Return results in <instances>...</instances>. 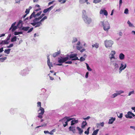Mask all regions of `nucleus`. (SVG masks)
I'll return each mask as SVG.
<instances>
[{"mask_svg":"<svg viewBox=\"0 0 135 135\" xmlns=\"http://www.w3.org/2000/svg\"><path fill=\"white\" fill-rule=\"evenodd\" d=\"M99 24L100 26L103 27L104 30L106 32H108L110 28V24L107 21H101Z\"/></svg>","mask_w":135,"mask_h":135,"instance_id":"obj_1","label":"nucleus"},{"mask_svg":"<svg viewBox=\"0 0 135 135\" xmlns=\"http://www.w3.org/2000/svg\"><path fill=\"white\" fill-rule=\"evenodd\" d=\"M47 18V16H45L40 19L41 20L39 21L33 22L31 23V24L33 26H35V28L40 27L42 25V22H43Z\"/></svg>","mask_w":135,"mask_h":135,"instance_id":"obj_2","label":"nucleus"},{"mask_svg":"<svg viewBox=\"0 0 135 135\" xmlns=\"http://www.w3.org/2000/svg\"><path fill=\"white\" fill-rule=\"evenodd\" d=\"M47 18V16H45L40 19L41 20L39 21L33 22L31 23V24L33 26H35V28L40 27L42 25V22H43Z\"/></svg>","mask_w":135,"mask_h":135,"instance_id":"obj_3","label":"nucleus"},{"mask_svg":"<svg viewBox=\"0 0 135 135\" xmlns=\"http://www.w3.org/2000/svg\"><path fill=\"white\" fill-rule=\"evenodd\" d=\"M69 59V55H67V56L65 57H59L58 59V62L59 63L57 64L56 65L58 66H62V63L65 62Z\"/></svg>","mask_w":135,"mask_h":135,"instance_id":"obj_4","label":"nucleus"},{"mask_svg":"<svg viewBox=\"0 0 135 135\" xmlns=\"http://www.w3.org/2000/svg\"><path fill=\"white\" fill-rule=\"evenodd\" d=\"M113 44V42L111 40H106L104 41V45L106 48L111 47Z\"/></svg>","mask_w":135,"mask_h":135,"instance_id":"obj_5","label":"nucleus"},{"mask_svg":"<svg viewBox=\"0 0 135 135\" xmlns=\"http://www.w3.org/2000/svg\"><path fill=\"white\" fill-rule=\"evenodd\" d=\"M30 70L27 68H26L22 70L19 73L20 75L24 76H26L29 73Z\"/></svg>","mask_w":135,"mask_h":135,"instance_id":"obj_6","label":"nucleus"},{"mask_svg":"<svg viewBox=\"0 0 135 135\" xmlns=\"http://www.w3.org/2000/svg\"><path fill=\"white\" fill-rule=\"evenodd\" d=\"M127 67V64L125 62H122L121 63L120 66L119 68V73L120 74L122 71L125 69Z\"/></svg>","mask_w":135,"mask_h":135,"instance_id":"obj_7","label":"nucleus"},{"mask_svg":"<svg viewBox=\"0 0 135 135\" xmlns=\"http://www.w3.org/2000/svg\"><path fill=\"white\" fill-rule=\"evenodd\" d=\"M41 11H40L36 14H35L36 12H35V11H33L29 17V19H31L33 17H34L35 18H36V17L40 15L41 13Z\"/></svg>","mask_w":135,"mask_h":135,"instance_id":"obj_8","label":"nucleus"},{"mask_svg":"<svg viewBox=\"0 0 135 135\" xmlns=\"http://www.w3.org/2000/svg\"><path fill=\"white\" fill-rule=\"evenodd\" d=\"M77 54H71L70 55H69V57L70 59H71L72 60H79V59L78 57L77 56Z\"/></svg>","mask_w":135,"mask_h":135,"instance_id":"obj_9","label":"nucleus"},{"mask_svg":"<svg viewBox=\"0 0 135 135\" xmlns=\"http://www.w3.org/2000/svg\"><path fill=\"white\" fill-rule=\"evenodd\" d=\"M84 18L83 19L86 23L89 24L91 22L92 20L90 18L88 17L87 16Z\"/></svg>","mask_w":135,"mask_h":135,"instance_id":"obj_10","label":"nucleus"},{"mask_svg":"<svg viewBox=\"0 0 135 135\" xmlns=\"http://www.w3.org/2000/svg\"><path fill=\"white\" fill-rule=\"evenodd\" d=\"M135 116V115L133 113L130 111L128 112L127 114L125 115L126 118H132V116L134 117Z\"/></svg>","mask_w":135,"mask_h":135,"instance_id":"obj_11","label":"nucleus"},{"mask_svg":"<svg viewBox=\"0 0 135 135\" xmlns=\"http://www.w3.org/2000/svg\"><path fill=\"white\" fill-rule=\"evenodd\" d=\"M115 51H112L110 54L109 55V58L112 60V59H115L114 55L115 54Z\"/></svg>","mask_w":135,"mask_h":135,"instance_id":"obj_12","label":"nucleus"},{"mask_svg":"<svg viewBox=\"0 0 135 135\" xmlns=\"http://www.w3.org/2000/svg\"><path fill=\"white\" fill-rule=\"evenodd\" d=\"M29 28L30 27L28 26L26 27H23L22 28V30L25 31H28L27 32L28 33L31 32L32 31L33 29V28H31L29 30Z\"/></svg>","mask_w":135,"mask_h":135,"instance_id":"obj_13","label":"nucleus"},{"mask_svg":"<svg viewBox=\"0 0 135 135\" xmlns=\"http://www.w3.org/2000/svg\"><path fill=\"white\" fill-rule=\"evenodd\" d=\"M59 122H62L63 124V126L64 127H65L68 125V121L66 119V118L65 117L63 118L60 120L59 121Z\"/></svg>","mask_w":135,"mask_h":135,"instance_id":"obj_14","label":"nucleus"},{"mask_svg":"<svg viewBox=\"0 0 135 135\" xmlns=\"http://www.w3.org/2000/svg\"><path fill=\"white\" fill-rule=\"evenodd\" d=\"M47 64L48 66L49 67V68L50 69H51V67H52L53 66V65L50 62V58L49 57V55L47 56Z\"/></svg>","mask_w":135,"mask_h":135,"instance_id":"obj_15","label":"nucleus"},{"mask_svg":"<svg viewBox=\"0 0 135 135\" xmlns=\"http://www.w3.org/2000/svg\"><path fill=\"white\" fill-rule=\"evenodd\" d=\"M100 14H104L106 16H107L108 14L107 12L105 9H101L100 11Z\"/></svg>","mask_w":135,"mask_h":135,"instance_id":"obj_16","label":"nucleus"},{"mask_svg":"<svg viewBox=\"0 0 135 135\" xmlns=\"http://www.w3.org/2000/svg\"><path fill=\"white\" fill-rule=\"evenodd\" d=\"M45 14L44 13L42 14L38 18H35L33 20V22H36V21H39L41 19L42 17L44 16Z\"/></svg>","mask_w":135,"mask_h":135,"instance_id":"obj_17","label":"nucleus"},{"mask_svg":"<svg viewBox=\"0 0 135 135\" xmlns=\"http://www.w3.org/2000/svg\"><path fill=\"white\" fill-rule=\"evenodd\" d=\"M38 114H42L43 115L44 112V109L42 107H40L39 109L38 110Z\"/></svg>","mask_w":135,"mask_h":135,"instance_id":"obj_18","label":"nucleus"},{"mask_svg":"<svg viewBox=\"0 0 135 135\" xmlns=\"http://www.w3.org/2000/svg\"><path fill=\"white\" fill-rule=\"evenodd\" d=\"M80 41H78L77 44H76L77 46H76V49L79 50H80L81 49H82V47L81 46H79L80 45Z\"/></svg>","mask_w":135,"mask_h":135,"instance_id":"obj_19","label":"nucleus"},{"mask_svg":"<svg viewBox=\"0 0 135 135\" xmlns=\"http://www.w3.org/2000/svg\"><path fill=\"white\" fill-rule=\"evenodd\" d=\"M114 66V70L115 71L118 70L119 69V66L118 64L117 63H115L113 64Z\"/></svg>","mask_w":135,"mask_h":135,"instance_id":"obj_20","label":"nucleus"},{"mask_svg":"<svg viewBox=\"0 0 135 135\" xmlns=\"http://www.w3.org/2000/svg\"><path fill=\"white\" fill-rule=\"evenodd\" d=\"M115 118L111 117L110 119L109 120V121L108 122L109 124H112L114 122L115 120Z\"/></svg>","mask_w":135,"mask_h":135,"instance_id":"obj_21","label":"nucleus"},{"mask_svg":"<svg viewBox=\"0 0 135 135\" xmlns=\"http://www.w3.org/2000/svg\"><path fill=\"white\" fill-rule=\"evenodd\" d=\"M22 21L21 20H20L17 24V27L19 28H21L22 27Z\"/></svg>","mask_w":135,"mask_h":135,"instance_id":"obj_22","label":"nucleus"},{"mask_svg":"<svg viewBox=\"0 0 135 135\" xmlns=\"http://www.w3.org/2000/svg\"><path fill=\"white\" fill-rule=\"evenodd\" d=\"M119 57L120 60H123L124 59V55L123 54L121 53L119 55Z\"/></svg>","mask_w":135,"mask_h":135,"instance_id":"obj_23","label":"nucleus"},{"mask_svg":"<svg viewBox=\"0 0 135 135\" xmlns=\"http://www.w3.org/2000/svg\"><path fill=\"white\" fill-rule=\"evenodd\" d=\"M87 124V123L86 122V121H84L82 122L81 124V127L82 128H84L85 126Z\"/></svg>","mask_w":135,"mask_h":135,"instance_id":"obj_24","label":"nucleus"},{"mask_svg":"<svg viewBox=\"0 0 135 135\" xmlns=\"http://www.w3.org/2000/svg\"><path fill=\"white\" fill-rule=\"evenodd\" d=\"M60 51H59L54 53L52 55V56L54 57H56L57 56L60 54Z\"/></svg>","mask_w":135,"mask_h":135,"instance_id":"obj_25","label":"nucleus"},{"mask_svg":"<svg viewBox=\"0 0 135 135\" xmlns=\"http://www.w3.org/2000/svg\"><path fill=\"white\" fill-rule=\"evenodd\" d=\"M92 46L93 47H95L96 49H98L99 47V44L96 43L95 44H93L92 45Z\"/></svg>","mask_w":135,"mask_h":135,"instance_id":"obj_26","label":"nucleus"},{"mask_svg":"<svg viewBox=\"0 0 135 135\" xmlns=\"http://www.w3.org/2000/svg\"><path fill=\"white\" fill-rule=\"evenodd\" d=\"M82 12L83 14L82 17L83 18V19L84 18V17H85L87 16L86 15V12L85 10H83Z\"/></svg>","mask_w":135,"mask_h":135,"instance_id":"obj_27","label":"nucleus"},{"mask_svg":"<svg viewBox=\"0 0 135 135\" xmlns=\"http://www.w3.org/2000/svg\"><path fill=\"white\" fill-rule=\"evenodd\" d=\"M127 24L129 26V27H134V26L133 24L131 23L130 22V21L128 20L127 22Z\"/></svg>","mask_w":135,"mask_h":135,"instance_id":"obj_28","label":"nucleus"},{"mask_svg":"<svg viewBox=\"0 0 135 135\" xmlns=\"http://www.w3.org/2000/svg\"><path fill=\"white\" fill-rule=\"evenodd\" d=\"M78 122V120H73L71 122V125H73L75 123H77Z\"/></svg>","mask_w":135,"mask_h":135,"instance_id":"obj_29","label":"nucleus"},{"mask_svg":"<svg viewBox=\"0 0 135 135\" xmlns=\"http://www.w3.org/2000/svg\"><path fill=\"white\" fill-rule=\"evenodd\" d=\"M8 43L9 42L6 40H2L1 41V44H2V45L7 44H8Z\"/></svg>","mask_w":135,"mask_h":135,"instance_id":"obj_30","label":"nucleus"},{"mask_svg":"<svg viewBox=\"0 0 135 135\" xmlns=\"http://www.w3.org/2000/svg\"><path fill=\"white\" fill-rule=\"evenodd\" d=\"M118 95L117 93H114L111 95L110 97L112 98H113L116 97Z\"/></svg>","mask_w":135,"mask_h":135,"instance_id":"obj_31","label":"nucleus"},{"mask_svg":"<svg viewBox=\"0 0 135 135\" xmlns=\"http://www.w3.org/2000/svg\"><path fill=\"white\" fill-rule=\"evenodd\" d=\"M77 129L79 131V134H81L83 132V130L81 129V128H79V127H77Z\"/></svg>","mask_w":135,"mask_h":135,"instance_id":"obj_32","label":"nucleus"},{"mask_svg":"<svg viewBox=\"0 0 135 135\" xmlns=\"http://www.w3.org/2000/svg\"><path fill=\"white\" fill-rule=\"evenodd\" d=\"M104 125V123L103 122L100 123H97V126L98 127H99L100 126L102 127H103Z\"/></svg>","mask_w":135,"mask_h":135,"instance_id":"obj_33","label":"nucleus"},{"mask_svg":"<svg viewBox=\"0 0 135 135\" xmlns=\"http://www.w3.org/2000/svg\"><path fill=\"white\" fill-rule=\"evenodd\" d=\"M99 130L98 129H97L95 130L93 132L92 135H97V134Z\"/></svg>","mask_w":135,"mask_h":135,"instance_id":"obj_34","label":"nucleus"},{"mask_svg":"<svg viewBox=\"0 0 135 135\" xmlns=\"http://www.w3.org/2000/svg\"><path fill=\"white\" fill-rule=\"evenodd\" d=\"M86 65V68L87 69L88 71H92V69L90 67L88 64L87 63H85Z\"/></svg>","mask_w":135,"mask_h":135,"instance_id":"obj_35","label":"nucleus"},{"mask_svg":"<svg viewBox=\"0 0 135 135\" xmlns=\"http://www.w3.org/2000/svg\"><path fill=\"white\" fill-rule=\"evenodd\" d=\"M17 37L15 36L13 37L11 40V41L12 42H13L14 41H16L17 40Z\"/></svg>","mask_w":135,"mask_h":135,"instance_id":"obj_36","label":"nucleus"},{"mask_svg":"<svg viewBox=\"0 0 135 135\" xmlns=\"http://www.w3.org/2000/svg\"><path fill=\"white\" fill-rule=\"evenodd\" d=\"M77 39L75 37H73L72 41V44H74L77 41Z\"/></svg>","mask_w":135,"mask_h":135,"instance_id":"obj_37","label":"nucleus"},{"mask_svg":"<svg viewBox=\"0 0 135 135\" xmlns=\"http://www.w3.org/2000/svg\"><path fill=\"white\" fill-rule=\"evenodd\" d=\"M11 49H8L7 50H4V52L7 54H9L10 52Z\"/></svg>","mask_w":135,"mask_h":135,"instance_id":"obj_38","label":"nucleus"},{"mask_svg":"<svg viewBox=\"0 0 135 135\" xmlns=\"http://www.w3.org/2000/svg\"><path fill=\"white\" fill-rule=\"evenodd\" d=\"M102 0H94L93 1V3L97 4L100 2Z\"/></svg>","mask_w":135,"mask_h":135,"instance_id":"obj_39","label":"nucleus"},{"mask_svg":"<svg viewBox=\"0 0 135 135\" xmlns=\"http://www.w3.org/2000/svg\"><path fill=\"white\" fill-rule=\"evenodd\" d=\"M22 32H15L14 33V34L15 35H17L20 34H22Z\"/></svg>","mask_w":135,"mask_h":135,"instance_id":"obj_40","label":"nucleus"},{"mask_svg":"<svg viewBox=\"0 0 135 135\" xmlns=\"http://www.w3.org/2000/svg\"><path fill=\"white\" fill-rule=\"evenodd\" d=\"M58 1L60 2L61 3L63 4L65 3L66 1L67 0H58Z\"/></svg>","mask_w":135,"mask_h":135,"instance_id":"obj_41","label":"nucleus"},{"mask_svg":"<svg viewBox=\"0 0 135 135\" xmlns=\"http://www.w3.org/2000/svg\"><path fill=\"white\" fill-rule=\"evenodd\" d=\"M118 95L124 93V91L122 90H120L116 91Z\"/></svg>","mask_w":135,"mask_h":135,"instance_id":"obj_42","label":"nucleus"},{"mask_svg":"<svg viewBox=\"0 0 135 135\" xmlns=\"http://www.w3.org/2000/svg\"><path fill=\"white\" fill-rule=\"evenodd\" d=\"M65 118H66V120H67L68 122L69 121H70L72 119V118H70L69 117H66Z\"/></svg>","mask_w":135,"mask_h":135,"instance_id":"obj_43","label":"nucleus"},{"mask_svg":"<svg viewBox=\"0 0 135 135\" xmlns=\"http://www.w3.org/2000/svg\"><path fill=\"white\" fill-rule=\"evenodd\" d=\"M17 26H13L12 28V32L14 31H15L16 29L17 28Z\"/></svg>","mask_w":135,"mask_h":135,"instance_id":"obj_44","label":"nucleus"},{"mask_svg":"<svg viewBox=\"0 0 135 135\" xmlns=\"http://www.w3.org/2000/svg\"><path fill=\"white\" fill-rule=\"evenodd\" d=\"M54 7V6H52L51 7L47 8L48 12L50 11L52 9H53Z\"/></svg>","mask_w":135,"mask_h":135,"instance_id":"obj_45","label":"nucleus"},{"mask_svg":"<svg viewBox=\"0 0 135 135\" xmlns=\"http://www.w3.org/2000/svg\"><path fill=\"white\" fill-rule=\"evenodd\" d=\"M16 22H15L12 25L11 27L9 29V30H10L11 29H12V28L13 26H15V25L16 24Z\"/></svg>","mask_w":135,"mask_h":135,"instance_id":"obj_46","label":"nucleus"},{"mask_svg":"<svg viewBox=\"0 0 135 135\" xmlns=\"http://www.w3.org/2000/svg\"><path fill=\"white\" fill-rule=\"evenodd\" d=\"M46 124H44L41 125V126H38L36 127L35 128L36 129V128H39L40 127H42L43 126H46Z\"/></svg>","mask_w":135,"mask_h":135,"instance_id":"obj_47","label":"nucleus"},{"mask_svg":"<svg viewBox=\"0 0 135 135\" xmlns=\"http://www.w3.org/2000/svg\"><path fill=\"white\" fill-rule=\"evenodd\" d=\"M124 13L125 14H128V10L127 8H126L125 9Z\"/></svg>","mask_w":135,"mask_h":135,"instance_id":"obj_48","label":"nucleus"},{"mask_svg":"<svg viewBox=\"0 0 135 135\" xmlns=\"http://www.w3.org/2000/svg\"><path fill=\"white\" fill-rule=\"evenodd\" d=\"M134 90L132 91H130L128 95L129 96H130L131 94H134Z\"/></svg>","mask_w":135,"mask_h":135,"instance_id":"obj_49","label":"nucleus"},{"mask_svg":"<svg viewBox=\"0 0 135 135\" xmlns=\"http://www.w3.org/2000/svg\"><path fill=\"white\" fill-rule=\"evenodd\" d=\"M85 60V59L83 57H81L80 59H79V60H80L81 61H84Z\"/></svg>","mask_w":135,"mask_h":135,"instance_id":"obj_50","label":"nucleus"},{"mask_svg":"<svg viewBox=\"0 0 135 135\" xmlns=\"http://www.w3.org/2000/svg\"><path fill=\"white\" fill-rule=\"evenodd\" d=\"M7 58L6 57H5L3 58H1V60L0 61L1 62H3Z\"/></svg>","mask_w":135,"mask_h":135,"instance_id":"obj_51","label":"nucleus"},{"mask_svg":"<svg viewBox=\"0 0 135 135\" xmlns=\"http://www.w3.org/2000/svg\"><path fill=\"white\" fill-rule=\"evenodd\" d=\"M69 128L70 130L71 131H73L74 130H75L74 128L73 127H70Z\"/></svg>","mask_w":135,"mask_h":135,"instance_id":"obj_52","label":"nucleus"},{"mask_svg":"<svg viewBox=\"0 0 135 135\" xmlns=\"http://www.w3.org/2000/svg\"><path fill=\"white\" fill-rule=\"evenodd\" d=\"M117 115L118 118H121L123 117V114L122 113H121L119 114V115Z\"/></svg>","mask_w":135,"mask_h":135,"instance_id":"obj_53","label":"nucleus"},{"mask_svg":"<svg viewBox=\"0 0 135 135\" xmlns=\"http://www.w3.org/2000/svg\"><path fill=\"white\" fill-rule=\"evenodd\" d=\"M55 132V130L54 129H53L50 132H49V134L52 135L53 134V132Z\"/></svg>","mask_w":135,"mask_h":135,"instance_id":"obj_54","label":"nucleus"},{"mask_svg":"<svg viewBox=\"0 0 135 135\" xmlns=\"http://www.w3.org/2000/svg\"><path fill=\"white\" fill-rule=\"evenodd\" d=\"M37 106L38 107H40H40L41 105V103L40 102H38L37 103Z\"/></svg>","mask_w":135,"mask_h":135,"instance_id":"obj_55","label":"nucleus"},{"mask_svg":"<svg viewBox=\"0 0 135 135\" xmlns=\"http://www.w3.org/2000/svg\"><path fill=\"white\" fill-rule=\"evenodd\" d=\"M122 0H119V7H120L122 5Z\"/></svg>","mask_w":135,"mask_h":135,"instance_id":"obj_56","label":"nucleus"},{"mask_svg":"<svg viewBox=\"0 0 135 135\" xmlns=\"http://www.w3.org/2000/svg\"><path fill=\"white\" fill-rule=\"evenodd\" d=\"M30 12L29 9H27L25 11V12L27 14H28Z\"/></svg>","mask_w":135,"mask_h":135,"instance_id":"obj_57","label":"nucleus"},{"mask_svg":"<svg viewBox=\"0 0 135 135\" xmlns=\"http://www.w3.org/2000/svg\"><path fill=\"white\" fill-rule=\"evenodd\" d=\"M13 44H11L7 46V47L9 48L13 46Z\"/></svg>","mask_w":135,"mask_h":135,"instance_id":"obj_58","label":"nucleus"},{"mask_svg":"<svg viewBox=\"0 0 135 135\" xmlns=\"http://www.w3.org/2000/svg\"><path fill=\"white\" fill-rule=\"evenodd\" d=\"M42 114H38V117L40 118H42Z\"/></svg>","mask_w":135,"mask_h":135,"instance_id":"obj_59","label":"nucleus"},{"mask_svg":"<svg viewBox=\"0 0 135 135\" xmlns=\"http://www.w3.org/2000/svg\"><path fill=\"white\" fill-rule=\"evenodd\" d=\"M48 12V11L47 8L44 9L43 11V12L44 13H46Z\"/></svg>","mask_w":135,"mask_h":135,"instance_id":"obj_60","label":"nucleus"},{"mask_svg":"<svg viewBox=\"0 0 135 135\" xmlns=\"http://www.w3.org/2000/svg\"><path fill=\"white\" fill-rule=\"evenodd\" d=\"M72 63L71 61H68L65 62V63L68 64H71Z\"/></svg>","mask_w":135,"mask_h":135,"instance_id":"obj_61","label":"nucleus"},{"mask_svg":"<svg viewBox=\"0 0 135 135\" xmlns=\"http://www.w3.org/2000/svg\"><path fill=\"white\" fill-rule=\"evenodd\" d=\"M88 74H89V72H87L85 76V77L87 78L88 77Z\"/></svg>","mask_w":135,"mask_h":135,"instance_id":"obj_62","label":"nucleus"},{"mask_svg":"<svg viewBox=\"0 0 135 135\" xmlns=\"http://www.w3.org/2000/svg\"><path fill=\"white\" fill-rule=\"evenodd\" d=\"M90 116H88L86 118H83V119L84 120H88L90 119Z\"/></svg>","mask_w":135,"mask_h":135,"instance_id":"obj_63","label":"nucleus"},{"mask_svg":"<svg viewBox=\"0 0 135 135\" xmlns=\"http://www.w3.org/2000/svg\"><path fill=\"white\" fill-rule=\"evenodd\" d=\"M130 128L133 129L135 131V126H130Z\"/></svg>","mask_w":135,"mask_h":135,"instance_id":"obj_64","label":"nucleus"}]
</instances>
